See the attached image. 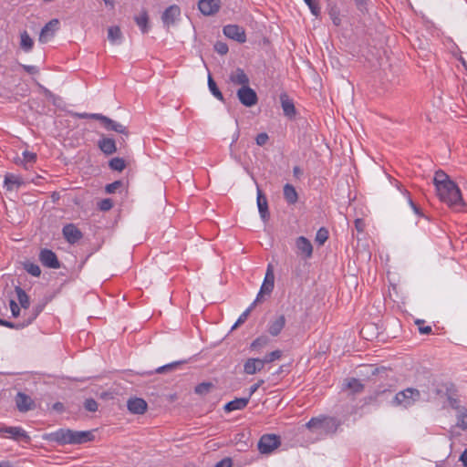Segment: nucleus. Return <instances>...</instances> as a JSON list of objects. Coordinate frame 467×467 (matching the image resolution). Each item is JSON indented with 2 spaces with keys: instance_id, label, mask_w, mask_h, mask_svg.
Segmentation results:
<instances>
[{
  "instance_id": "3c124183",
  "label": "nucleus",
  "mask_w": 467,
  "mask_h": 467,
  "mask_svg": "<svg viewBox=\"0 0 467 467\" xmlns=\"http://www.w3.org/2000/svg\"><path fill=\"white\" fill-rule=\"evenodd\" d=\"M10 309L12 312L13 317H17L20 314V308L19 306L14 301H10Z\"/></svg>"
},
{
  "instance_id": "5701e85b",
  "label": "nucleus",
  "mask_w": 467,
  "mask_h": 467,
  "mask_svg": "<svg viewBox=\"0 0 467 467\" xmlns=\"http://www.w3.org/2000/svg\"><path fill=\"white\" fill-rule=\"evenodd\" d=\"M257 207H258V211H259L261 218L264 221H265L269 216L267 200L263 195L259 187H257Z\"/></svg>"
},
{
  "instance_id": "774afa93",
  "label": "nucleus",
  "mask_w": 467,
  "mask_h": 467,
  "mask_svg": "<svg viewBox=\"0 0 467 467\" xmlns=\"http://www.w3.org/2000/svg\"><path fill=\"white\" fill-rule=\"evenodd\" d=\"M45 92H46L47 94H49V93H50L47 89H45Z\"/></svg>"
},
{
  "instance_id": "e433bc0d",
  "label": "nucleus",
  "mask_w": 467,
  "mask_h": 467,
  "mask_svg": "<svg viewBox=\"0 0 467 467\" xmlns=\"http://www.w3.org/2000/svg\"><path fill=\"white\" fill-rule=\"evenodd\" d=\"M208 87L212 94L218 99L223 100V94L218 89L216 83L213 81L211 76L208 77Z\"/></svg>"
},
{
  "instance_id": "f257e3e1",
  "label": "nucleus",
  "mask_w": 467,
  "mask_h": 467,
  "mask_svg": "<svg viewBox=\"0 0 467 467\" xmlns=\"http://www.w3.org/2000/svg\"><path fill=\"white\" fill-rule=\"evenodd\" d=\"M437 195L448 206L460 210L463 205L461 191L454 182L441 171L435 173L433 178Z\"/></svg>"
},
{
  "instance_id": "423d86ee",
  "label": "nucleus",
  "mask_w": 467,
  "mask_h": 467,
  "mask_svg": "<svg viewBox=\"0 0 467 467\" xmlns=\"http://www.w3.org/2000/svg\"><path fill=\"white\" fill-rule=\"evenodd\" d=\"M275 275L271 265H268L264 282L261 285L260 291L257 294L255 300L253 302V306H255L258 302L264 299L265 296H270L274 289Z\"/></svg>"
},
{
  "instance_id": "79ce46f5",
  "label": "nucleus",
  "mask_w": 467,
  "mask_h": 467,
  "mask_svg": "<svg viewBox=\"0 0 467 467\" xmlns=\"http://www.w3.org/2000/svg\"><path fill=\"white\" fill-rule=\"evenodd\" d=\"M254 306H253V304L245 310L244 311L240 317H238L237 321L234 324V326L232 327V329H235L238 326H240L241 324H243L248 317L251 310L254 308Z\"/></svg>"
},
{
  "instance_id": "052dcab7",
  "label": "nucleus",
  "mask_w": 467,
  "mask_h": 467,
  "mask_svg": "<svg viewBox=\"0 0 467 467\" xmlns=\"http://www.w3.org/2000/svg\"><path fill=\"white\" fill-rule=\"evenodd\" d=\"M460 461L464 466H467V449L460 456Z\"/></svg>"
},
{
  "instance_id": "cd10ccee",
  "label": "nucleus",
  "mask_w": 467,
  "mask_h": 467,
  "mask_svg": "<svg viewBox=\"0 0 467 467\" xmlns=\"http://www.w3.org/2000/svg\"><path fill=\"white\" fill-rule=\"evenodd\" d=\"M343 386L344 389H349L352 394L359 393L364 389L361 381L354 378L346 379Z\"/></svg>"
},
{
  "instance_id": "4468645a",
  "label": "nucleus",
  "mask_w": 467,
  "mask_h": 467,
  "mask_svg": "<svg viewBox=\"0 0 467 467\" xmlns=\"http://www.w3.org/2000/svg\"><path fill=\"white\" fill-rule=\"evenodd\" d=\"M0 432L6 433L10 438L16 440V441H29V436L26 432L24 429L21 427H5L1 426L0 427Z\"/></svg>"
},
{
  "instance_id": "72a5a7b5",
  "label": "nucleus",
  "mask_w": 467,
  "mask_h": 467,
  "mask_svg": "<svg viewBox=\"0 0 467 467\" xmlns=\"http://www.w3.org/2000/svg\"><path fill=\"white\" fill-rule=\"evenodd\" d=\"M457 426L462 430L467 429V410L459 408L457 411Z\"/></svg>"
},
{
  "instance_id": "680f3d73",
  "label": "nucleus",
  "mask_w": 467,
  "mask_h": 467,
  "mask_svg": "<svg viewBox=\"0 0 467 467\" xmlns=\"http://www.w3.org/2000/svg\"><path fill=\"white\" fill-rule=\"evenodd\" d=\"M419 330L421 334H429L431 331V327L427 326V327H419Z\"/></svg>"
},
{
  "instance_id": "5fc2aeb1",
  "label": "nucleus",
  "mask_w": 467,
  "mask_h": 467,
  "mask_svg": "<svg viewBox=\"0 0 467 467\" xmlns=\"http://www.w3.org/2000/svg\"><path fill=\"white\" fill-rule=\"evenodd\" d=\"M94 115H100L99 113H76V116L79 119H96L95 117H93Z\"/></svg>"
},
{
  "instance_id": "6e6d98bb",
  "label": "nucleus",
  "mask_w": 467,
  "mask_h": 467,
  "mask_svg": "<svg viewBox=\"0 0 467 467\" xmlns=\"http://www.w3.org/2000/svg\"><path fill=\"white\" fill-rule=\"evenodd\" d=\"M0 325L4 326V327H9V328H19V327H23V326H20V325H15L14 323L3 320L1 318H0Z\"/></svg>"
},
{
  "instance_id": "aec40b11",
  "label": "nucleus",
  "mask_w": 467,
  "mask_h": 467,
  "mask_svg": "<svg viewBox=\"0 0 467 467\" xmlns=\"http://www.w3.org/2000/svg\"><path fill=\"white\" fill-rule=\"evenodd\" d=\"M16 403L19 411H28L33 408L32 399L22 392L17 393L16 397Z\"/></svg>"
},
{
  "instance_id": "2eb2a0df",
  "label": "nucleus",
  "mask_w": 467,
  "mask_h": 467,
  "mask_svg": "<svg viewBox=\"0 0 467 467\" xmlns=\"http://www.w3.org/2000/svg\"><path fill=\"white\" fill-rule=\"evenodd\" d=\"M39 259L41 263L47 267L57 269L60 266L56 254L51 250L43 249L40 252Z\"/></svg>"
},
{
  "instance_id": "f3484780",
  "label": "nucleus",
  "mask_w": 467,
  "mask_h": 467,
  "mask_svg": "<svg viewBox=\"0 0 467 467\" xmlns=\"http://www.w3.org/2000/svg\"><path fill=\"white\" fill-rule=\"evenodd\" d=\"M264 367L262 358H250L244 364V372L247 375H254L260 372Z\"/></svg>"
},
{
  "instance_id": "c03bdc74",
  "label": "nucleus",
  "mask_w": 467,
  "mask_h": 467,
  "mask_svg": "<svg viewBox=\"0 0 467 467\" xmlns=\"http://www.w3.org/2000/svg\"><path fill=\"white\" fill-rule=\"evenodd\" d=\"M328 238V233L325 228H320L316 234V242L322 245Z\"/></svg>"
},
{
  "instance_id": "a18cd8bd",
  "label": "nucleus",
  "mask_w": 467,
  "mask_h": 467,
  "mask_svg": "<svg viewBox=\"0 0 467 467\" xmlns=\"http://www.w3.org/2000/svg\"><path fill=\"white\" fill-rule=\"evenodd\" d=\"M85 409L88 411L95 412L98 410V403L93 399H88L85 401Z\"/></svg>"
},
{
  "instance_id": "bf43d9fd",
  "label": "nucleus",
  "mask_w": 467,
  "mask_h": 467,
  "mask_svg": "<svg viewBox=\"0 0 467 467\" xmlns=\"http://www.w3.org/2000/svg\"><path fill=\"white\" fill-rule=\"evenodd\" d=\"M178 363L175 362V363H171L169 365H165V366H162V367H160L156 369V372L158 373H161L163 372L164 370H166L167 368H172V367H175Z\"/></svg>"
},
{
  "instance_id": "c756f323",
  "label": "nucleus",
  "mask_w": 467,
  "mask_h": 467,
  "mask_svg": "<svg viewBox=\"0 0 467 467\" xmlns=\"http://www.w3.org/2000/svg\"><path fill=\"white\" fill-rule=\"evenodd\" d=\"M284 197L290 204H294L297 202L298 195L293 185L287 183L284 186Z\"/></svg>"
},
{
  "instance_id": "7c9ffc66",
  "label": "nucleus",
  "mask_w": 467,
  "mask_h": 467,
  "mask_svg": "<svg viewBox=\"0 0 467 467\" xmlns=\"http://www.w3.org/2000/svg\"><path fill=\"white\" fill-rule=\"evenodd\" d=\"M108 38L113 45L120 44L122 40L120 28L119 26H110L108 29Z\"/></svg>"
},
{
  "instance_id": "c9c22d12",
  "label": "nucleus",
  "mask_w": 467,
  "mask_h": 467,
  "mask_svg": "<svg viewBox=\"0 0 467 467\" xmlns=\"http://www.w3.org/2000/svg\"><path fill=\"white\" fill-rule=\"evenodd\" d=\"M304 2L309 7L311 14L318 17L320 15L319 0H304Z\"/></svg>"
},
{
  "instance_id": "412c9836",
  "label": "nucleus",
  "mask_w": 467,
  "mask_h": 467,
  "mask_svg": "<svg viewBox=\"0 0 467 467\" xmlns=\"http://www.w3.org/2000/svg\"><path fill=\"white\" fill-rule=\"evenodd\" d=\"M229 79L233 84L241 85L242 87H245L249 84V78L247 75L241 68H237L231 72Z\"/></svg>"
},
{
  "instance_id": "0e129e2a",
  "label": "nucleus",
  "mask_w": 467,
  "mask_h": 467,
  "mask_svg": "<svg viewBox=\"0 0 467 467\" xmlns=\"http://www.w3.org/2000/svg\"><path fill=\"white\" fill-rule=\"evenodd\" d=\"M293 172L295 176H299L302 173V171L299 167H295L293 169Z\"/></svg>"
},
{
  "instance_id": "6e6552de",
  "label": "nucleus",
  "mask_w": 467,
  "mask_h": 467,
  "mask_svg": "<svg viewBox=\"0 0 467 467\" xmlns=\"http://www.w3.org/2000/svg\"><path fill=\"white\" fill-rule=\"evenodd\" d=\"M295 244L296 253L298 256H301L304 259H308L312 256L313 245L307 238L299 236L296 239Z\"/></svg>"
},
{
  "instance_id": "6ab92c4d",
  "label": "nucleus",
  "mask_w": 467,
  "mask_h": 467,
  "mask_svg": "<svg viewBox=\"0 0 467 467\" xmlns=\"http://www.w3.org/2000/svg\"><path fill=\"white\" fill-rule=\"evenodd\" d=\"M127 406L129 410L134 414H142L147 410L146 401L140 398L130 399Z\"/></svg>"
},
{
  "instance_id": "20e7f679",
  "label": "nucleus",
  "mask_w": 467,
  "mask_h": 467,
  "mask_svg": "<svg viewBox=\"0 0 467 467\" xmlns=\"http://www.w3.org/2000/svg\"><path fill=\"white\" fill-rule=\"evenodd\" d=\"M420 399V393L417 389L408 388L395 395L393 404L402 408H409L419 401Z\"/></svg>"
},
{
  "instance_id": "473e14b6",
  "label": "nucleus",
  "mask_w": 467,
  "mask_h": 467,
  "mask_svg": "<svg viewBox=\"0 0 467 467\" xmlns=\"http://www.w3.org/2000/svg\"><path fill=\"white\" fill-rule=\"evenodd\" d=\"M15 291L20 306L25 309L28 308L30 306V300L26 293L20 286H16Z\"/></svg>"
},
{
  "instance_id": "ea45409f",
  "label": "nucleus",
  "mask_w": 467,
  "mask_h": 467,
  "mask_svg": "<svg viewBox=\"0 0 467 467\" xmlns=\"http://www.w3.org/2000/svg\"><path fill=\"white\" fill-rule=\"evenodd\" d=\"M212 387H213L212 383H210V382H202L201 384H198L195 387V393H197L199 395H205V394H207L210 391Z\"/></svg>"
},
{
  "instance_id": "1a4fd4ad",
  "label": "nucleus",
  "mask_w": 467,
  "mask_h": 467,
  "mask_svg": "<svg viewBox=\"0 0 467 467\" xmlns=\"http://www.w3.org/2000/svg\"><path fill=\"white\" fill-rule=\"evenodd\" d=\"M240 102L245 107H252L257 102V95L254 89L247 86L242 87L237 91Z\"/></svg>"
},
{
  "instance_id": "09e8293b",
  "label": "nucleus",
  "mask_w": 467,
  "mask_h": 467,
  "mask_svg": "<svg viewBox=\"0 0 467 467\" xmlns=\"http://www.w3.org/2000/svg\"><path fill=\"white\" fill-rule=\"evenodd\" d=\"M120 186H121V182L119 181H116V182L109 183L106 186V192L108 193H114Z\"/></svg>"
},
{
  "instance_id": "9d476101",
  "label": "nucleus",
  "mask_w": 467,
  "mask_h": 467,
  "mask_svg": "<svg viewBox=\"0 0 467 467\" xmlns=\"http://www.w3.org/2000/svg\"><path fill=\"white\" fill-rule=\"evenodd\" d=\"M180 16L181 8L177 5H171L163 12L161 20L166 27H170L176 23Z\"/></svg>"
},
{
  "instance_id": "e2e57ef3",
  "label": "nucleus",
  "mask_w": 467,
  "mask_h": 467,
  "mask_svg": "<svg viewBox=\"0 0 467 467\" xmlns=\"http://www.w3.org/2000/svg\"><path fill=\"white\" fill-rule=\"evenodd\" d=\"M355 223H356V228L358 229V231L361 232L363 230V222H362V220L357 219Z\"/></svg>"
},
{
  "instance_id": "58836bf2",
  "label": "nucleus",
  "mask_w": 467,
  "mask_h": 467,
  "mask_svg": "<svg viewBox=\"0 0 467 467\" xmlns=\"http://www.w3.org/2000/svg\"><path fill=\"white\" fill-rule=\"evenodd\" d=\"M282 356V352L280 350H274L268 354H266L263 358V362L264 364H267V363H270V362H273L275 360H277L281 358Z\"/></svg>"
},
{
  "instance_id": "dca6fc26",
  "label": "nucleus",
  "mask_w": 467,
  "mask_h": 467,
  "mask_svg": "<svg viewBox=\"0 0 467 467\" xmlns=\"http://www.w3.org/2000/svg\"><path fill=\"white\" fill-rule=\"evenodd\" d=\"M285 317L284 315H279L273 317L267 325L268 333L273 336H278L285 326Z\"/></svg>"
},
{
  "instance_id": "69168bd1",
  "label": "nucleus",
  "mask_w": 467,
  "mask_h": 467,
  "mask_svg": "<svg viewBox=\"0 0 467 467\" xmlns=\"http://www.w3.org/2000/svg\"><path fill=\"white\" fill-rule=\"evenodd\" d=\"M107 5L113 6L114 3L113 0H102Z\"/></svg>"
},
{
  "instance_id": "13d9d810",
  "label": "nucleus",
  "mask_w": 467,
  "mask_h": 467,
  "mask_svg": "<svg viewBox=\"0 0 467 467\" xmlns=\"http://www.w3.org/2000/svg\"><path fill=\"white\" fill-rule=\"evenodd\" d=\"M23 68L29 74H36L38 69L36 66L23 65Z\"/></svg>"
},
{
  "instance_id": "a19ab883",
  "label": "nucleus",
  "mask_w": 467,
  "mask_h": 467,
  "mask_svg": "<svg viewBox=\"0 0 467 467\" xmlns=\"http://www.w3.org/2000/svg\"><path fill=\"white\" fill-rule=\"evenodd\" d=\"M25 269L27 273L32 275L33 276H39L41 274L40 267L33 263H26L25 264Z\"/></svg>"
},
{
  "instance_id": "bb28decb",
  "label": "nucleus",
  "mask_w": 467,
  "mask_h": 467,
  "mask_svg": "<svg viewBox=\"0 0 467 467\" xmlns=\"http://www.w3.org/2000/svg\"><path fill=\"white\" fill-rule=\"evenodd\" d=\"M134 20L142 34H145L149 31V16L146 10H142L138 16L134 17Z\"/></svg>"
},
{
  "instance_id": "7ed1b4c3",
  "label": "nucleus",
  "mask_w": 467,
  "mask_h": 467,
  "mask_svg": "<svg viewBox=\"0 0 467 467\" xmlns=\"http://www.w3.org/2000/svg\"><path fill=\"white\" fill-rule=\"evenodd\" d=\"M306 426L318 435H327L336 432L339 421L333 417L320 416L312 418Z\"/></svg>"
},
{
  "instance_id": "de8ad7c7",
  "label": "nucleus",
  "mask_w": 467,
  "mask_h": 467,
  "mask_svg": "<svg viewBox=\"0 0 467 467\" xmlns=\"http://www.w3.org/2000/svg\"><path fill=\"white\" fill-rule=\"evenodd\" d=\"M214 48L221 55H224V54H226L228 52L227 45L225 43H223V42H217L214 45Z\"/></svg>"
},
{
  "instance_id": "603ef678",
  "label": "nucleus",
  "mask_w": 467,
  "mask_h": 467,
  "mask_svg": "<svg viewBox=\"0 0 467 467\" xmlns=\"http://www.w3.org/2000/svg\"><path fill=\"white\" fill-rule=\"evenodd\" d=\"M265 380L264 379H260L258 380L255 384L252 385L249 389V394H248V397L249 399L251 398V396L255 393L257 391V389L260 388V386L262 384H264Z\"/></svg>"
},
{
  "instance_id": "338daca9",
  "label": "nucleus",
  "mask_w": 467,
  "mask_h": 467,
  "mask_svg": "<svg viewBox=\"0 0 467 467\" xmlns=\"http://www.w3.org/2000/svg\"><path fill=\"white\" fill-rule=\"evenodd\" d=\"M0 467H13L11 464H9L8 462H2L0 464Z\"/></svg>"
},
{
  "instance_id": "a878e982",
  "label": "nucleus",
  "mask_w": 467,
  "mask_h": 467,
  "mask_svg": "<svg viewBox=\"0 0 467 467\" xmlns=\"http://www.w3.org/2000/svg\"><path fill=\"white\" fill-rule=\"evenodd\" d=\"M248 402L249 397L235 399L225 404L224 410L231 412L234 410H243L247 406Z\"/></svg>"
},
{
  "instance_id": "a211bd4d",
  "label": "nucleus",
  "mask_w": 467,
  "mask_h": 467,
  "mask_svg": "<svg viewBox=\"0 0 467 467\" xmlns=\"http://www.w3.org/2000/svg\"><path fill=\"white\" fill-rule=\"evenodd\" d=\"M63 235L70 244L77 243L82 237L81 232L72 223L67 224L63 227Z\"/></svg>"
},
{
  "instance_id": "f8f14e48",
  "label": "nucleus",
  "mask_w": 467,
  "mask_h": 467,
  "mask_svg": "<svg viewBox=\"0 0 467 467\" xmlns=\"http://www.w3.org/2000/svg\"><path fill=\"white\" fill-rule=\"evenodd\" d=\"M223 34L231 39L244 43L246 40L244 30L236 25H227L223 27Z\"/></svg>"
},
{
  "instance_id": "37998d69",
  "label": "nucleus",
  "mask_w": 467,
  "mask_h": 467,
  "mask_svg": "<svg viewBox=\"0 0 467 467\" xmlns=\"http://www.w3.org/2000/svg\"><path fill=\"white\" fill-rule=\"evenodd\" d=\"M329 16L335 26H338L341 25V16L338 9H337L336 7H332L329 10Z\"/></svg>"
},
{
  "instance_id": "39448f33",
  "label": "nucleus",
  "mask_w": 467,
  "mask_h": 467,
  "mask_svg": "<svg viewBox=\"0 0 467 467\" xmlns=\"http://www.w3.org/2000/svg\"><path fill=\"white\" fill-rule=\"evenodd\" d=\"M281 445L280 437L275 434H264L258 441V451L262 454H270Z\"/></svg>"
},
{
  "instance_id": "864d4df0",
  "label": "nucleus",
  "mask_w": 467,
  "mask_h": 467,
  "mask_svg": "<svg viewBox=\"0 0 467 467\" xmlns=\"http://www.w3.org/2000/svg\"><path fill=\"white\" fill-rule=\"evenodd\" d=\"M99 207L102 211H108L112 207V202L109 199H105L100 202Z\"/></svg>"
},
{
  "instance_id": "4be33fe9",
  "label": "nucleus",
  "mask_w": 467,
  "mask_h": 467,
  "mask_svg": "<svg viewBox=\"0 0 467 467\" xmlns=\"http://www.w3.org/2000/svg\"><path fill=\"white\" fill-rule=\"evenodd\" d=\"M4 183L6 190L14 191L19 188L24 183V182L19 175L14 173H7L5 176Z\"/></svg>"
},
{
  "instance_id": "ddd939ff",
  "label": "nucleus",
  "mask_w": 467,
  "mask_h": 467,
  "mask_svg": "<svg viewBox=\"0 0 467 467\" xmlns=\"http://www.w3.org/2000/svg\"><path fill=\"white\" fill-rule=\"evenodd\" d=\"M221 6V0H200L198 7L204 16H212L217 13Z\"/></svg>"
},
{
  "instance_id": "8fccbe9b",
  "label": "nucleus",
  "mask_w": 467,
  "mask_h": 467,
  "mask_svg": "<svg viewBox=\"0 0 467 467\" xmlns=\"http://www.w3.org/2000/svg\"><path fill=\"white\" fill-rule=\"evenodd\" d=\"M268 140V135L265 132L258 134L255 138L258 146H264Z\"/></svg>"
},
{
  "instance_id": "0eeeda50",
  "label": "nucleus",
  "mask_w": 467,
  "mask_h": 467,
  "mask_svg": "<svg viewBox=\"0 0 467 467\" xmlns=\"http://www.w3.org/2000/svg\"><path fill=\"white\" fill-rule=\"evenodd\" d=\"M59 20L57 18L51 19L45 26L41 29L38 41L40 43H47L55 36L56 32L59 29Z\"/></svg>"
},
{
  "instance_id": "2f4dec72",
  "label": "nucleus",
  "mask_w": 467,
  "mask_h": 467,
  "mask_svg": "<svg viewBox=\"0 0 467 467\" xmlns=\"http://www.w3.org/2000/svg\"><path fill=\"white\" fill-rule=\"evenodd\" d=\"M33 45H34V41L28 35V33L26 31L22 32L20 35L21 48L26 52H29V51H31Z\"/></svg>"
},
{
  "instance_id": "b1692460",
  "label": "nucleus",
  "mask_w": 467,
  "mask_h": 467,
  "mask_svg": "<svg viewBox=\"0 0 467 467\" xmlns=\"http://www.w3.org/2000/svg\"><path fill=\"white\" fill-rule=\"evenodd\" d=\"M280 100L284 114L289 118L294 117L296 114V109L292 99H290L286 94H282L280 96Z\"/></svg>"
},
{
  "instance_id": "f03ea898",
  "label": "nucleus",
  "mask_w": 467,
  "mask_h": 467,
  "mask_svg": "<svg viewBox=\"0 0 467 467\" xmlns=\"http://www.w3.org/2000/svg\"><path fill=\"white\" fill-rule=\"evenodd\" d=\"M89 431H78L68 429H60L51 432L48 439L59 444H80L90 440Z\"/></svg>"
},
{
  "instance_id": "393cba45",
  "label": "nucleus",
  "mask_w": 467,
  "mask_h": 467,
  "mask_svg": "<svg viewBox=\"0 0 467 467\" xmlns=\"http://www.w3.org/2000/svg\"><path fill=\"white\" fill-rule=\"evenodd\" d=\"M99 148L107 155L113 154L117 150L116 143L113 139L102 138L99 140Z\"/></svg>"
},
{
  "instance_id": "f704fd0d",
  "label": "nucleus",
  "mask_w": 467,
  "mask_h": 467,
  "mask_svg": "<svg viewBox=\"0 0 467 467\" xmlns=\"http://www.w3.org/2000/svg\"><path fill=\"white\" fill-rule=\"evenodd\" d=\"M269 343V338L266 336H260L255 338L250 345L251 349L259 350Z\"/></svg>"
},
{
  "instance_id": "c85d7f7f",
  "label": "nucleus",
  "mask_w": 467,
  "mask_h": 467,
  "mask_svg": "<svg viewBox=\"0 0 467 467\" xmlns=\"http://www.w3.org/2000/svg\"><path fill=\"white\" fill-rule=\"evenodd\" d=\"M36 160V154L32 151L24 150L22 153V158H19L16 161L18 164H21L25 167V169H28Z\"/></svg>"
},
{
  "instance_id": "4d7b16f0",
  "label": "nucleus",
  "mask_w": 467,
  "mask_h": 467,
  "mask_svg": "<svg viewBox=\"0 0 467 467\" xmlns=\"http://www.w3.org/2000/svg\"><path fill=\"white\" fill-rule=\"evenodd\" d=\"M215 467H232V461L230 459H223L217 462Z\"/></svg>"
},
{
  "instance_id": "4c0bfd02",
  "label": "nucleus",
  "mask_w": 467,
  "mask_h": 467,
  "mask_svg": "<svg viewBox=\"0 0 467 467\" xmlns=\"http://www.w3.org/2000/svg\"><path fill=\"white\" fill-rule=\"evenodd\" d=\"M109 167L118 171H121L125 168V161L121 158H113L109 161Z\"/></svg>"
},
{
  "instance_id": "49530a36",
  "label": "nucleus",
  "mask_w": 467,
  "mask_h": 467,
  "mask_svg": "<svg viewBox=\"0 0 467 467\" xmlns=\"http://www.w3.org/2000/svg\"><path fill=\"white\" fill-rule=\"evenodd\" d=\"M403 193H404V195L406 196V198H407V202H408V203L410 204V206L411 207L412 211H413L416 214L420 215V209H419V208H418V206L413 202V201L411 200V198H410V196L409 192L405 190V191L403 192Z\"/></svg>"
},
{
  "instance_id": "9b49d317",
  "label": "nucleus",
  "mask_w": 467,
  "mask_h": 467,
  "mask_svg": "<svg viewBox=\"0 0 467 467\" xmlns=\"http://www.w3.org/2000/svg\"><path fill=\"white\" fill-rule=\"evenodd\" d=\"M93 117H95L96 119L100 120L103 123L105 129H107L108 130H113L115 132L128 136L127 128L124 125L104 115H94Z\"/></svg>"
}]
</instances>
